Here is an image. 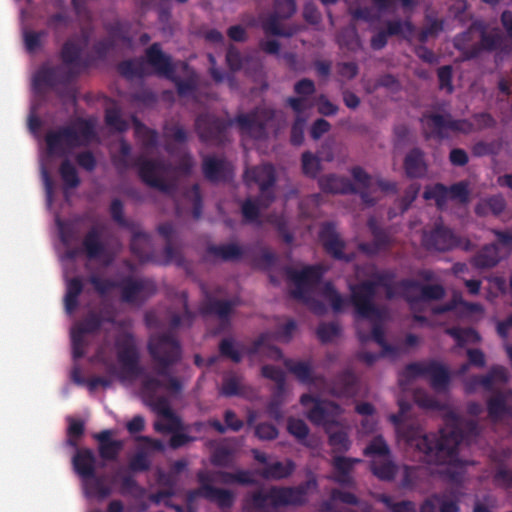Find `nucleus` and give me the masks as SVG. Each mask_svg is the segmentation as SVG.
I'll list each match as a JSON object with an SVG mask.
<instances>
[{"label": "nucleus", "instance_id": "f257e3e1", "mask_svg": "<svg viewBox=\"0 0 512 512\" xmlns=\"http://www.w3.org/2000/svg\"><path fill=\"white\" fill-rule=\"evenodd\" d=\"M396 277L394 269H383L373 272L369 280L350 285L349 302L355 316L361 319L382 318L383 310L375 303L378 288L385 290L387 300L400 294L411 305L441 300L445 296V288L441 284L423 285L414 279L396 281Z\"/></svg>", "mask_w": 512, "mask_h": 512}, {"label": "nucleus", "instance_id": "f03ea898", "mask_svg": "<svg viewBox=\"0 0 512 512\" xmlns=\"http://www.w3.org/2000/svg\"><path fill=\"white\" fill-rule=\"evenodd\" d=\"M405 415L398 412L389 416L396 431L415 447L421 454L420 458L434 465H448L462 468L469 464L459 456V446L464 439L460 428L453 426L441 429L439 433L423 434L419 427L404 424Z\"/></svg>", "mask_w": 512, "mask_h": 512}, {"label": "nucleus", "instance_id": "7ed1b4c3", "mask_svg": "<svg viewBox=\"0 0 512 512\" xmlns=\"http://www.w3.org/2000/svg\"><path fill=\"white\" fill-rule=\"evenodd\" d=\"M276 110L259 106L250 113H241L235 119H226L213 113H201L195 119V131L202 143L222 145L228 141V130L236 124L242 133L255 139H265L272 126Z\"/></svg>", "mask_w": 512, "mask_h": 512}, {"label": "nucleus", "instance_id": "20e7f679", "mask_svg": "<svg viewBox=\"0 0 512 512\" xmlns=\"http://www.w3.org/2000/svg\"><path fill=\"white\" fill-rule=\"evenodd\" d=\"M83 47L75 38L67 39L60 50L62 65L42 66L33 77V87L36 91L44 87L54 90L59 96H72L69 86L79 74L80 67H86L82 59Z\"/></svg>", "mask_w": 512, "mask_h": 512}, {"label": "nucleus", "instance_id": "39448f33", "mask_svg": "<svg viewBox=\"0 0 512 512\" xmlns=\"http://www.w3.org/2000/svg\"><path fill=\"white\" fill-rule=\"evenodd\" d=\"M146 57L153 73L173 82L179 96H188L197 90L196 72L185 61L175 63L173 58L162 50L159 42H154L146 49Z\"/></svg>", "mask_w": 512, "mask_h": 512}, {"label": "nucleus", "instance_id": "423d86ee", "mask_svg": "<svg viewBox=\"0 0 512 512\" xmlns=\"http://www.w3.org/2000/svg\"><path fill=\"white\" fill-rule=\"evenodd\" d=\"M148 352L155 363L157 375L166 377L163 388L167 391L178 394L182 391L181 381L170 375V369L182 358V348L179 340L170 332L152 336L148 342Z\"/></svg>", "mask_w": 512, "mask_h": 512}, {"label": "nucleus", "instance_id": "0eeeda50", "mask_svg": "<svg viewBox=\"0 0 512 512\" xmlns=\"http://www.w3.org/2000/svg\"><path fill=\"white\" fill-rule=\"evenodd\" d=\"M96 139L95 123L82 117L71 125L61 126L45 135L47 150L51 155H65L68 150L88 146Z\"/></svg>", "mask_w": 512, "mask_h": 512}, {"label": "nucleus", "instance_id": "6e6552de", "mask_svg": "<svg viewBox=\"0 0 512 512\" xmlns=\"http://www.w3.org/2000/svg\"><path fill=\"white\" fill-rule=\"evenodd\" d=\"M423 136L426 140L442 141L449 138V132L470 134L474 131V124L467 119H453L450 114L424 113L421 118Z\"/></svg>", "mask_w": 512, "mask_h": 512}, {"label": "nucleus", "instance_id": "1a4fd4ad", "mask_svg": "<svg viewBox=\"0 0 512 512\" xmlns=\"http://www.w3.org/2000/svg\"><path fill=\"white\" fill-rule=\"evenodd\" d=\"M403 374L408 378L428 379L431 388L438 393L448 391L451 383L449 368L437 360L409 363L405 366Z\"/></svg>", "mask_w": 512, "mask_h": 512}, {"label": "nucleus", "instance_id": "9d476101", "mask_svg": "<svg viewBox=\"0 0 512 512\" xmlns=\"http://www.w3.org/2000/svg\"><path fill=\"white\" fill-rule=\"evenodd\" d=\"M133 167L138 169V175L146 185L164 193H171L173 190V184L162 177V173L166 170L163 161L138 156L133 160Z\"/></svg>", "mask_w": 512, "mask_h": 512}, {"label": "nucleus", "instance_id": "9b49d317", "mask_svg": "<svg viewBox=\"0 0 512 512\" xmlns=\"http://www.w3.org/2000/svg\"><path fill=\"white\" fill-rule=\"evenodd\" d=\"M326 269L322 265L306 266L301 270L288 268L287 278L295 285L292 295L296 299L304 300L313 287L320 283Z\"/></svg>", "mask_w": 512, "mask_h": 512}, {"label": "nucleus", "instance_id": "f8f14e48", "mask_svg": "<svg viewBox=\"0 0 512 512\" xmlns=\"http://www.w3.org/2000/svg\"><path fill=\"white\" fill-rule=\"evenodd\" d=\"M244 178L248 184L255 183L259 186L262 206L268 207L274 201L272 188L276 182V173L272 164L251 167L245 171Z\"/></svg>", "mask_w": 512, "mask_h": 512}, {"label": "nucleus", "instance_id": "ddd939ff", "mask_svg": "<svg viewBox=\"0 0 512 512\" xmlns=\"http://www.w3.org/2000/svg\"><path fill=\"white\" fill-rule=\"evenodd\" d=\"M117 289L121 292L122 302L128 304H133L138 300L145 301L157 291L153 281L144 278H134L130 275L119 280Z\"/></svg>", "mask_w": 512, "mask_h": 512}, {"label": "nucleus", "instance_id": "4468645a", "mask_svg": "<svg viewBox=\"0 0 512 512\" xmlns=\"http://www.w3.org/2000/svg\"><path fill=\"white\" fill-rule=\"evenodd\" d=\"M343 410L339 404L330 400L317 401L315 405L307 412L309 421L321 426L326 433H330L333 427L339 426V417Z\"/></svg>", "mask_w": 512, "mask_h": 512}, {"label": "nucleus", "instance_id": "2eb2a0df", "mask_svg": "<svg viewBox=\"0 0 512 512\" xmlns=\"http://www.w3.org/2000/svg\"><path fill=\"white\" fill-rule=\"evenodd\" d=\"M319 239L325 252L335 260L351 262L353 254H346L345 241L340 237L333 222H325L319 231Z\"/></svg>", "mask_w": 512, "mask_h": 512}, {"label": "nucleus", "instance_id": "dca6fc26", "mask_svg": "<svg viewBox=\"0 0 512 512\" xmlns=\"http://www.w3.org/2000/svg\"><path fill=\"white\" fill-rule=\"evenodd\" d=\"M422 243L427 250L446 252L456 248L460 241L451 229L436 224L431 231L424 232Z\"/></svg>", "mask_w": 512, "mask_h": 512}, {"label": "nucleus", "instance_id": "f3484780", "mask_svg": "<svg viewBox=\"0 0 512 512\" xmlns=\"http://www.w3.org/2000/svg\"><path fill=\"white\" fill-rule=\"evenodd\" d=\"M117 359L122 365L123 370L132 376H137L141 373L142 369L139 366V352L136 347L135 341L131 334L117 339Z\"/></svg>", "mask_w": 512, "mask_h": 512}, {"label": "nucleus", "instance_id": "a211bd4d", "mask_svg": "<svg viewBox=\"0 0 512 512\" xmlns=\"http://www.w3.org/2000/svg\"><path fill=\"white\" fill-rule=\"evenodd\" d=\"M329 395L336 398H352L358 391V379L351 369H345L325 383Z\"/></svg>", "mask_w": 512, "mask_h": 512}, {"label": "nucleus", "instance_id": "6ab92c4d", "mask_svg": "<svg viewBox=\"0 0 512 512\" xmlns=\"http://www.w3.org/2000/svg\"><path fill=\"white\" fill-rule=\"evenodd\" d=\"M202 169L205 178L210 182H226L232 178L231 165L223 158L205 156Z\"/></svg>", "mask_w": 512, "mask_h": 512}, {"label": "nucleus", "instance_id": "aec40b11", "mask_svg": "<svg viewBox=\"0 0 512 512\" xmlns=\"http://www.w3.org/2000/svg\"><path fill=\"white\" fill-rule=\"evenodd\" d=\"M477 37L478 29L473 28V22L466 31L454 37L453 46L461 53L464 60H472L479 56Z\"/></svg>", "mask_w": 512, "mask_h": 512}, {"label": "nucleus", "instance_id": "412c9836", "mask_svg": "<svg viewBox=\"0 0 512 512\" xmlns=\"http://www.w3.org/2000/svg\"><path fill=\"white\" fill-rule=\"evenodd\" d=\"M310 484L311 482L307 481L296 487H275L273 494L277 507L304 504Z\"/></svg>", "mask_w": 512, "mask_h": 512}, {"label": "nucleus", "instance_id": "4be33fe9", "mask_svg": "<svg viewBox=\"0 0 512 512\" xmlns=\"http://www.w3.org/2000/svg\"><path fill=\"white\" fill-rule=\"evenodd\" d=\"M405 175L410 179H420L427 174L425 153L418 147L411 149L403 161Z\"/></svg>", "mask_w": 512, "mask_h": 512}, {"label": "nucleus", "instance_id": "5701e85b", "mask_svg": "<svg viewBox=\"0 0 512 512\" xmlns=\"http://www.w3.org/2000/svg\"><path fill=\"white\" fill-rule=\"evenodd\" d=\"M322 192L330 194H354L356 188L350 179L336 174H326L318 179Z\"/></svg>", "mask_w": 512, "mask_h": 512}, {"label": "nucleus", "instance_id": "b1692460", "mask_svg": "<svg viewBox=\"0 0 512 512\" xmlns=\"http://www.w3.org/2000/svg\"><path fill=\"white\" fill-rule=\"evenodd\" d=\"M72 465L82 479L88 480L89 477H94L96 456L93 450L90 448L77 449L72 458Z\"/></svg>", "mask_w": 512, "mask_h": 512}, {"label": "nucleus", "instance_id": "393cba45", "mask_svg": "<svg viewBox=\"0 0 512 512\" xmlns=\"http://www.w3.org/2000/svg\"><path fill=\"white\" fill-rule=\"evenodd\" d=\"M112 434L111 430H103L94 435L98 441L99 456L105 461H115L123 448L120 440L111 439Z\"/></svg>", "mask_w": 512, "mask_h": 512}, {"label": "nucleus", "instance_id": "a878e982", "mask_svg": "<svg viewBox=\"0 0 512 512\" xmlns=\"http://www.w3.org/2000/svg\"><path fill=\"white\" fill-rule=\"evenodd\" d=\"M358 458H350L345 456H335L332 465L335 470L334 481L342 486L352 487L354 479L351 476L354 464L359 463Z\"/></svg>", "mask_w": 512, "mask_h": 512}, {"label": "nucleus", "instance_id": "bb28decb", "mask_svg": "<svg viewBox=\"0 0 512 512\" xmlns=\"http://www.w3.org/2000/svg\"><path fill=\"white\" fill-rule=\"evenodd\" d=\"M275 487H272L269 491L259 489L245 496L243 500V508L245 510H253L262 512L268 506L273 508L277 507V502L274 498Z\"/></svg>", "mask_w": 512, "mask_h": 512}, {"label": "nucleus", "instance_id": "cd10ccee", "mask_svg": "<svg viewBox=\"0 0 512 512\" xmlns=\"http://www.w3.org/2000/svg\"><path fill=\"white\" fill-rule=\"evenodd\" d=\"M459 512V500L452 499L446 494H433L423 501L420 512Z\"/></svg>", "mask_w": 512, "mask_h": 512}, {"label": "nucleus", "instance_id": "c85d7f7f", "mask_svg": "<svg viewBox=\"0 0 512 512\" xmlns=\"http://www.w3.org/2000/svg\"><path fill=\"white\" fill-rule=\"evenodd\" d=\"M501 260L499 247L496 243L485 244L471 258V264L478 269H490Z\"/></svg>", "mask_w": 512, "mask_h": 512}, {"label": "nucleus", "instance_id": "c756f323", "mask_svg": "<svg viewBox=\"0 0 512 512\" xmlns=\"http://www.w3.org/2000/svg\"><path fill=\"white\" fill-rule=\"evenodd\" d=\"M487 412L494 423L500 422L506 416H512V407L508 405L505 393L497 391L487 400Z\"/></svg>", "mask_w": 512, "mask_h": 512}, {"label": "nucleus", "instance_id": "7c9ffc66", "mask_svg": "<svg viewBox=\"0 0 512 512\" xmlns=\"http://www.w3.org/2000/svg\"><path fill=\"white\" fill-rule=\"evenodd\" d=\"M83 250L90 260L99 259L106 253L105 244L101 240V234L98 228L92 227L82 240Z\"/></svg>", "mask_w": 512, "mask_h": 512}, {"label": "nucleus", "instance_id": "2f4dec72", "mask_svg": "<svg viewBox=\"0 0 512 512\" xmlns=\"http://www.w3.org/2000/svg\"><path fill=\"white\" fill-rule=\"evenodd\" d=\"M146 65L150 66L145 51L143 57L121 61L118 64V72L127 79L143 78L151 74L147 71Z\"/></svg>", "mask_w": 512, "mask_h": 512}, {"label": "nucleus", "instance_id": "473e14b6", "mask_svg": "<svg viewBox=\"0 0 512 512\" xmlns=\"http://www.w3.org/2000/svg\"><path fill=\"white\" fill-rule=\"evenodd\" d=\"M236 305V300L209 299L202 305L201 313L203 315H215L222 321L228 322Z\"/></svg>", "mask_w": 512, "mask_h": 512}, {"label": "nucleus", "instance_id": "72a5a7b5", "mask_svg": "<svg viewBox=\"0 0 512 512\" xmlns=\"http://www.w3.org/2000/svg\"><path fill=\"white\" fill-rule=\"evenodd\" d=\"M295 467V463L291 459H287L285 462L276 461L267 464L259 471V475L267 480H281L292 475Z\"/></svg>", "mask_w": 512, "mask_h": 512}, {"label": "nucleus", "instance_id": "f704fd0d", "mask_svg": "<svg viewBox=\"0 0 512 512\" xmlns=\"http://www.w3.org/2000/svg\"><path fill=\"white\" fill-rule=\"evenodd\" d=\"M473 28L478 29V37L480 38L477 44L479 55L483 51H494L501 45V36L497 33H488L484 22L479 20L473 21Z\"/></svg>", "mask_w": 512, "mask_h": 512}, {"label": "nucleus", "instance_id": "c9c22d12", "mask_svg": "<svg viewBox=\"0 0 512 512\" xmlns=\"http://www.w3.org/2000/svg\"><path fill=\"white\" fill-rule=\"evenodd\" d=\"M207 253L221 259L222 261H236L242 258L244 250L235 243L210 245L207 247Z\"/></svg>", "mask_w": 512, "mask_h": 512}, {"label": "nucleus", "instance_id": "e433bc0d", "mask_svg": "<svg viewBox=\"0 0 512 512\" xmlns=\"http://www.w3.org/2000/svg\"><path fill=\"white\" fill-rule=\"evenodd\" d=\"M135 136L141 141L142 146L146 150L154 149L158 146L159 135L154 129L148 128L137 117H132Z\"/></svg>", "mask_w": 512, "mask_h": 512}, {"label": "nucleus", "instance_id": "4c0bfd02", "mask_svg": "<svg viewBox=\"0 0 512 512\" xmlns=\"http://www.w3.org/2000/svg\"><path fill=\"white\" fill-rule=\"evenodd\" d=\"M506 208V201L501 194L492 195L482 199L475 206V213L478 216H486L492 213L495 216L500 215Z\"/></svg>", "mask_w": 512, "mask_h": 512}, {"label": "nucleus", "instance_id": "58836bf2", "mask_svg": "<svg viewBox=\"0 0 512 512\" xmlns=\"http://www.w3.org/2000/svg\"><path fill=\"white\" fill-rule=\"evenodd\" d=\"M206 500L215 503L219 509L226 510L232 508L235 503V494L231 490L219 487H207Z\"/></svg>", "mask_w": 512, "mask_h": 512}, {"label": "nucleus", "instance_id": "ea45409f", "mask_svg": "<svg viewBox=\"0 0 512 512\" xmlns=\"http://www.w3.org/2000/svg\"><path fill=\"white\" fill-rule=\"evenodd\" d=\"M104 28L109 38L115 41V44L120 41L128 46L132 45L133 38L130 35L131 23L129 21L117 20L113 23L105 24Z\"/></svg>", "mask_w": 512, "mask_h": 512}, {"label": "nucleus", "instance_id": "a19ab883", "mask_svg": "<svg viewBox=\"0 0 512 512\" xmlns=\"http://www.w3.org/2000/svg\"><path fill=\"white\" fill-rule=\"evenodd\" d=\"M371 471L378 479L383 481H391L397 473V466L388 457L374 459L371 462Z\"/></svg>", "mask_w": 512, "mask_h": 512}, {"label": "nucleus", "instance_id": "79ce46f5", "mask_svg": "<svg viewBox=\"0 0 512 512\" xmlns=\"http://www.w3.org/2000/svg\"><path fill=\"white\" fill-rule=\"evenodd\" d=\"M286 368L295 375V377L304 384H313L315 377L313 369L309 362L286 360L284 362Z\"/></svg>", "mask_w": 512, "mask_h": 512}, {"label": "nucleus", "instance_id": "37998d69", "mask_svg": "<svg viewBox=\"0 0 512 512\" xmlns=\"http://www.w3.org/2000/svg\"><path fill=\"white\" fill-rule=\"evenodd\" d=\"M337 42L341 47H344L352 52H356L362 47L357 28L353 24L342 28L339 31L337 35Z\"/></svg>", "mask_w": 512, "mask_h": 512}, {"label": "nucleus", "instance_id": "c03bdc74", "mask_svg": "<svg viewBox=\"0 0 512 512\" xmlns=\"http://www.w3.org/2000/svg\"><path fill=\"white\" fill-rule=\"evenodd\" d=\"M149 248L150 236L145 232H134L130 242L131 252L141 261H147L149 259Z\"/></svg>", "mask_w": 512, "mask_h": 512}, {"label": "nucleus", "instance_id": "a18cd8bd", "mask_svg": "<svg viewBox=\"0 0 512 512\" xmlns=\"http://www.w3.org/2000/svg\"><path fill=\"white\" fill-rule=\"evenodd\" d=\"M508 457L509 453H506L503 459H500L497 456L493 458V461L499 464L493 474V482L496 486L504 489L512 488V469H509L504 465V460Z\"/></svg>", "mask_w": 512, "mask_h": 512}, {"label": "nucleus", "instance_id": "49530a36", "mask_svg": "<svg viewBox=\"0 0 512 512\" xmlns=\"http://www.w3.org/2000/svg\"><path fill=\"white\" fill-rule=\"evenodd\" d=\"M423 197L426 200H434L437 208L443 209L449 200L448 187L442 183L428 186L423 193Z\"/></svg>", "mask_w": 512, "mask_h": 512}, {"label": "nucleus", "instance_id": "de8ad7c7", "mask_svg": "<svg viewBox=\"0 0 512 512\" xmlns=\"http://www.w3.org/2000/svg\"><path fill=\"white\" fill-rule=\"evenodd\" d=\"M327 434H328V443L332 447L334 452L345 453L350 449L351 441H350L349 436L346 431L341 429V430L332 432V429H331L330 433H327Z\"/></svg>", "mask_w": 512, "mask_h": 512}, {"label": "nucleus", "instance_id": "09e8293b", "mask_svg": "<svg viewBox=\"0 0 512 512\" xmlns=\"http://www.w3.org/2000/svg\"><path fill=\"white\" fill-rule=\"evenodd\" d=\"M280 20H283V18L275 12L271 13L262 23L265 34L282 37L292 36V32H287L281 27Z\"/></svg>", "mask_w": 512, "mask_h": 512}, {"label": "nucleus", "instance_id": "8fccbe9b", "mask_svg": "<svg viewBox=\"0 0 512 512\" xmlns=\"http://www.w3.org/2000/svg\"><path fill=\"white\" fill-rule=\"evenodd\" d=\"M71 21L72 19L67 12L60 11L47 17L46 26L53 31L55 35H59L63 30L69 27Z\"/></svg>", "mask_w": 512, "mask_h": 512}, {"label": "nucleus", "instance_id": "3c124183", "mask_svg": "<svg viewBox=\"0 0 512 512\" xmlns=\"http://www.w3.org/2000/svg\"><path fill=\"white\" fill-rule=\"evenodd\" d=\"M287 431L294 436L301 444L307 445L306 439L309 435V427L304 420L289 417L287 420Z\"/></svg>", "mask_w": 512, "mask_h": 512}, {"label": "nucleus", "instance_id": "603ef678", "mask_svg": "<svg viewBox=\"0 0 512 512\" xmlns=\"http://www.w3.org/2000/svg\"><path fill=\"white\" fill-rule=\"evenodd\" d=\"M103 323L102 317L95 313L90 312L87 316L73 328L77 331H81L82 334H92L100 330Z\"/></svg>", "mask_w": 512, "mask_h": 512}, {"label": "nucleus", "instance_id": "864d4df0", "mask_svg": "<svg viewBox=\"0 0 512 512\" xmlns=\"http://www.w3.org/2000/svg\"><path fill=\"white\" fill-rule=\"evenodd\" d=\"M106 125L116 132L122 133L128 130L129 124L123 119L121 111L118 108H108L105 111Z\"/></svg>", "mask_w": 512, "mask_h": 512}, {"label": "nucleus", "instance_id": "5fc2aeb1", "mask_svg": "<svg viewBox=\"0 0 512 512\" xmlns=\"http://www.w3.org/2000/svg\"><path fill=\"white\" fill-rule=\"evenodd\" d=\"M60 176L68 188H76L80 184V178L74 165L68 160H64L59 167Z\"/></svg>", "mask_w": 512, "mask_h": 512}, {"label": "nucleus", "instance_id": "6e6d98bb", "mask_svg": "<svg viewBox=\"0 0 512 512\" xmlns=\"http://www.w3.org/2000/svg\"><path fill=\"white\" fill-rule=\"evenodd\" d=\"M302 172L305 176L316 178L321 169V163L318 157L313 153L306 151L302 154Z\"/></svg>", "mask_w": 512, "mask_h": 512}, {"label": "nucleus", "instance_id": "4d7b16f0", "mask_svg": "<svg viewBox=\"0 0 512 512\" xmlns=\"http://www.w3.org/2000/svg\"><path fill=\"white\" fill-rule=\"evenodd\" d=\"M219 353L223 358L230 359L234 363H240L242 354L236 347V343L232 338H223L218 346Z\"/></svg>", "mask_w": 512, "mask_h": 512}, {"label": "nucleus", "instance_id": "13d9d810", "mask_svg": "<svg viewBox=\"0 0 512 512\" xmlns=\"http://www.w3.org/2000/svg\"><path fill=\"white\" fill-rule=\"evenodd\" d=\"M368 227L373 236V241L380 247L382 251L387 250L391 246V237L389 233L379 227L374 219L368 221Z\"/></svg>", "mask_w": 512, "mask_h": 512}, {"label": "nucleus", "instance_id": "bf43d9fd", "mask_svg": "<svg viewBox=\"0 0 512 512\" xmlns=\"http://www.w3.org/2000/svg\"><path fill=\"white\" fill-rule=\"evenodd\" d=\"M322 295L330 303L334 312L342 311L345 300L331 282L324 284Z\"/></svg>", "mask_w": 512, "mask_h": 512}, {"label": "nucleus", "instance_id": "052dcab7", "mask_svg": "<svg viewBox=\"0 0 512 512\" xmlns=\"http://www.w3.org/2000/svg\"><path fill=\"white\" fill-rule=\"evenodd\" d=\"M241 212L245 223L261 225L260 207L251 199H246L241 205Z\"/></svg>", "mask_w": 512, "mask_h": 512}, {"label": "nucleus", "instance_id": "680f3d73", "mask_svg": "<svg viewBox=\"0 0 512 512\" xmlns=\"http://www.w3.org/2000/svg\"><path fill=\"white\" fill-rule=\"evenodd\" d=\"M389 454V447L382 436L374 437L364 449L365 456H379L380 458H385L388 457Z\"/></svg>", "mask_w": 512, "mask_h": 512}, {"label": "nucleus", "instance_id": "e2e57ef3", "mask_svg": "<svg viewBox=\"0 0 512 512\" xmlns=\"http://www.w3.org/2000/svg\"><path fill=\"white\" fill-rule=\"evenodd\" d=\"M340 332L341 328L335 322H323L319 324L316 330L317 337L322 343L331 342L334 338L340 335Z\"/></svg>", "mask_w": 512, "mask_h": 512}, {"label": "nucleus", "instance_id": "0e129e2a", "mask_svg": "<svg viewBox=\"0 0 512 512\" xmlns=\"http://www.w3.org/2000/svg\"><path fill=\"white\" fill-rule=\"evenodd\" d=\"M47 35V32L42 31H24L23 40L24 45L29 53H34L42 47V38Z\"/></svg>", "mask_w": 512, "mask_h": 512}, {"label": "nucleus", "instance_id": "69168bd1", "mask_svg": "<svg viewBox=\"0 0 512 512\" xmlns=\"http://www.w3.org/2000/svg\"><path fill=\"white\" fill-rule=\"evenodd\" d=\"M154 429L160 433H173L176 430H182L183 425L181 419L173 414L172 416L164 417V421H156L154 423Z\"/></svg>", "mask_w": 512, "mask_h": 512}, {"label": "nucleus", "instance_id": "338daca9", "mask_svg": "<svg viewBox=\"0 0 512 512\" xmlns=\"http://www.w3.org/2000/svg\"><path fill=\"white\" fill-rule=\"evenodd\" d=\"M470 191L468 188V183L465 181H460L452 184L448 187V197L451 200H456L461 204H466L469 201Z\"/></svg>", "mask_w": 512, "mask_h": 512}, {"label": "nucleus", "instance_id": "774afa93", "mask_svg": "<svg viewBox=\"0 0 512 512\" xmlns=\"http://www.w3.org/2000/svg\"><path fill=\"white\" fill-rule=\"evenodd\" d=\"M248 61L234 45H230L226 52V63L230 70L236 72L241 70Z\"/></svg>", "mask_w": 512, "mask_h": 512}]
</instances>
